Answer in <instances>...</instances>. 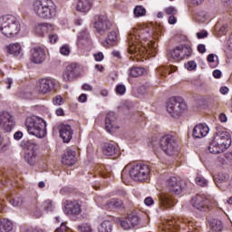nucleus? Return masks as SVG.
I'll return each instance as SVG.
<instances>
[{
	"instance_id": "obj_45",
	"label": "nucleus",
	"mask_w": 232,
	"mask_h": 232,
	"mask_svg": "<svg viewBox=\"0 0 232 232\" xmlns=\"http://www.w3.org/2000/svg\"><path fill=\"white\" fill-rule=\"evenodd\" d=\"M198 21H200V23H206V21H208V13L205 11H199L198 13Z\"/></svg>"
},
{
	"instance_id": "obj_26",
	"label": "nucleus",
	"mask_w": 232,
	"mask_h": 232,
	"mask_svg": "<svg viewBox=\"0 0 232 232\" xmlns=\"http://www.w3.org/2000/svg\"><path fill=\"white\" fill-rule=\"evenodd\" d=\"M176 115L180 117L182 113L188 110V105L182 97L178 96L175 98Z\"/></svg>"
},
{
	"instance_id": "obj_64",
	"label": "nucleus",
	"mask_w": 232,
	"mask_h": 232,
	"mask_svg": "<svg viewBox=\"0 0 232 232\" xmlns=\"http://www.w3.org/2000/svg\"><path fill=\"white\" fill-rule=\"evenodd\" d=\"M10 149V142H5L2 144L1 151H8Z\"/></svg>"
},
{
	"instance_id": "obj_42",
	"label": "nucleus",
	"mask_w": 232,
	"mask_h": 232,
	"mask_svg": "<svg viewBox=\"0 0 232 232\" xmlns=\"http://www.w3.org/2000/svg\"><path fill=\"white\" fill-rule=\"evenodd\" d=\"M133 14L135 17H144L146 15V8L142 5H137L133 10Z\"/></svg>"
},
{
	"instance_id": "obj_2",
	"label": "nucleus",
	"mask_w": 232,
	"mask_h": 232,
	"mask_svg": "<svg viewBox=\"0 0 232 232\" xmlns=\"http://www.w3.org/2000/svg\"><path fill=\"white\" fill-rule=\"evenodd\" d=\"M31 10L39 19L52 21L57 17V5L53 0H34Z\"/></svg>"
},
{
	"instance_id": "obj_52",
	"label": "nucleus",
	"mask_w": 232,
	"mask_h": 232,
	"mask_svg": "<svg viewBox=\"0 0 232 232\" xmlns=\"http://www.w3.org/2000/svg\"><path fill=\"white\" fill-rule=\"evenodd\" d=\"M53 103L54 106H61L63 104V97L61 95H57L53 99Z\"/></svg>"
},
{
	"instance_id": "obj_3",
	"label": "nucleus",
	"mask_w": 232,
	"mask_h": 232,
	"mask_svg": "<svg viewBox=\"0 0 232 232\" xmlns=\"http://www.w3.org/2000/svg\"><path fill=\"white\" fill-rule=\"evenodd\" d=\"M0 33L7 39H15L21 34V22L14 14L0 17Z\"/></svg>"
},
{
	"instance_id": "obj_57",
	"label": "nucleus",
	"mask_w": 232,
	"mask_h": 232,
	"mask_svg": "<svg viewBox=\"0 0 232 232\" xmlns=\"http://www.w3.org/2000/svg\"><path fill=\"white\" fill-rule=\"evenodd\" d=\"M145 206H153L155 204V201L153 200V198L148 197L144 199Z\"/></svg>"
},
{
	"instance_id": "obj_17",
	"label": "nucleus",
	"mask_w": 232,
	"mask_h": 232,
	"mask_svg": "<svg viewBox=\"0 0 232 232\" xmlns=\"http://www.w3.org/2000/svg\"><path fill=\"white\" fill-rule=\"evenodd\" d=\"M105 130L108 133H113L116 130H119L117 126V117H115V112L110 111L107 113L105 118Z\"/></svg>"
},
{
	"instance_id": "obj_60",
	"label": "nucleus",
	"mask_w": 232,
	"mask_h": 232,
	"mask_svg": "<svg viewBox=\"0 0 232 232\" xmlns=\"http://www.w3.org/2000/svg\"><path fill=\"white\" fill-rule=\"evenodd\" d=\"M198 52H199V53H206V45L203 44H199L198 45Z\"/></svg>"
},
{
	"instance_id": "obj_14",
	"label": "nucleus",
	"mask_w": 232,
	"mask_h": 232,
	"mask_svg": "<svg viewBox=\"0 0 232 232\" xmlns=\"http://www.w3.org/2000/svg\"><path fill=\"white\" fill-rule=\"evenodd\" d=\"M214 140L220 145V148H222L224 151L231 146V136L227 131L218 132L215 135Z\"/></svg>"
},
{
	"instance_id": "obj_33",
	"label": "nucleus",
	"mask_w": 232,
	"mask_h": 232,
	"mask_svg": "<svg viewBox=\"0 0 232 232\" xmlns=\"http://www.w3.org/2000/svg\"><path fill=\"white\" fill-rule=\"evenodd\" d=\"M117 153V146L111 143H105L103 146V154L107 157H111Z\"/></svg>"
},
{
	"instance_id": "obj_38",
	"label": "nucleus",
	"mask_w": 232,
	"mask_h": 232,
	"mask_svg": "<svg viewBox=\"0 0 232 232\" xmlns=\"http://www.w3.org/2000/svg\"><path fill=\"white\" fill-rule=\"evenodd\" d=\"M34 32L40 37H44L47 34L46 23H41L35 25Z\"/></svg>"
},
{
	"instance_id": "obj_32",
	"label": "nucleus",
	"mask_w": 232,
	"mask_h": 232,
	"mask_svg": "<svg viewBox=\"0 0 232 232\" xmlns=\"http://www.w3.org/2000/svg\"><path fill=\"white\" fill-rule=\"evenodd\" d=\"M208 151L214 155H218V153H223L224 150L214 138L208 146Z\"/></svg>"
},
{
	"instance_id": "obj_1",
	"label": "nucleus",
	"mask_w": 232,
	"mask_h": 232,
	"mask_svg": "<svg viewBox=\"0 0 232 232\" xmlns=\"http://www.w3.org/2000/svg\"><path fill=\"white\" fill-rule=\"evenodd\" d=\"M157 39L155 28L151 24H142L132 28L129 32L127 41L129 44V53H150V50H156L157 44L153 42Z\"/></svg>"
},
{
	"instance_id": "obj_19",
	"label": "nucleus",
	"mask_w": 232,
	"mask_h": 232,
	"mask_svg": "<svg viewBox=\"0 0 232 232\" xmlns=\"http://www.w3.org/2000/svg\"><path fill=\"white\" fill-rule=\"evenodd\" d=\"M4 52L7 55H13V57H19V55H21V52H23V47L21 46V44L17 42L11 43L5 45Z\"/></svg>"
},
{
	"instance_id": "obj_53",
	"label": "nucleus",
	"mask_w": 232,
	"mask_h": 232,
	"mask_svg": "<svg viewBox=\"0 0 232 232\" xmlns=\"http://www.w3.org/2000/svg\"><path fill=\"white\" fill-rule=\"evenodd\" d=\"M175 49H172L170 51H168L167 57L169 61V63H175Z\"/></svg>"
},
{
	"instance_id": "obj_40",
	"label": "nucleus",
	"mask_w": 232,
	"mask_h": 232,
	"mask_svg": "<svg viewBox=\"0 0 232 232\" xmlns=\"http://www.w3.org/2000/svg\"><path fill=\"white\" fill-rule=\"evenodd\" d=\"M210 228L214 232H220L224 229V225H222V221L218 219H212L210 221Z\"/></svg>"
},
{
	"instance_id": "obj_12",
	"label": "nucleus",
	"mask_w": 232,
	"mask_h": 232,
	"mask_svg": "<svg viewBox=\"0 0 232 232\" xmlns=\"http://www.w3.org/2000/svg\"><path fill=\"white\" fill-rule=\"evenodd\" d=\"M0 127L5 131H12L14 128V118L8 111H0Z\"/></svg>"
},
{
	"instance_id": "obj_36",
	"label": "nucleus",
	"mask_w": 232,
	"mask_h": 232,
	"mask_svg": "<svg viewBox=\"0 0 232 232\" xmlns=\"http://www.w3.org/2000/svg\"><path fill=\"white\" fill-rule=\"evenodd\" d=\"M164 12L166 15H169V24H175V6L169 5L165 7Z\"/></svg>"
},
{
	"instance_id": "obj_55",
	"label": "nucleus",
	"mask_w": 232,
	"mask_h": 232,
	"mask_svg": "<svg viewBox=\"0 0 232 232\" xmlns=\"http://www.w3.org/2000/svg\"><path fill=\"white\" fill-rule=\"evenodd\" d=\"M208 35V31H201L199 33H197L198 39H206Z\"/></svg>"
},
{
	"instance_id": "obj_27",
	"label": "nucleus",
	"mask_w": 232,
	"mask_h": 232,
	"mask_svg": "<svg viewBox=\"0 0 232 232\" xmlns=\"http://www.w3.org/2000/svg\"><path fill=\"white\" fill-rule=\"evenodd\" d=\"M186 188H188L186 180L182 179L180 177H176L175 195H182V193L186 191Z\"/></svg>"
},
{
	"instance_id": "obj_11",
	"label": "nucleus",
	"mask_w": 232,
	"mask_h": 232,
	"mask_svg": "<svg viewBox=\"0 0 232 232\" xmlns=\"http://www.w3.org/2000/svg\"><path fill=\"white\" fill-rule=\"evenodd\" d=\"M30 61L34 64H43L44 61H46V51L44 48L36 46L30 50Z\"/></svg>"
},
{
	"instance_id": "obj_51",
	"label": "nucleus",
	"mask_w": 232,
	"mask_h": 232,
	"mask_svg": "<svg viewBox=\"0 0 232 232\" xmlns=\"http://www.w3.org/2000/svg\"><path fill=\"white\" fill-rule=\"evenodd\" d=\"M185 68L191 72L197 68V63L195 61H189L187 64H185Z\"/></svg>"
},
{
	"instance_id": "obj_8",
	"label": "nucleus",
	"mask_w": 232,
	"mask_h": 232,
	"mask_svg": "<svg viewBox=\"0 0 232 232\" xmlns=\"http://www.w3.org/2000/svg\"><path fill=\"white\" fill-rule=\"evenodd\" d=\"M55 84L57 82L53 78H43L36 82L34 86V92L38 93V95H47L50 93L53 88H55Z\"/></svg>"
},
{
	"instance_id": "obj_13",
	"label": "nucleus",
	"mask_w": 232,
	"mask_h": 232,
	"mask_svg": "<svg viewBox=\"0 0 232 232\" xmlns=\"http://www.w3.org/2000/svg\"><path fill=\"white\" fill-rule=\"evenodd\" d=\"M81 205L77 200H67L64 202V213L69 217L81 215Z\"/></svg>"
},
{
	"instance_id": "obj_43",
	"label": "nucleus",
	"mask_w": 232,
	"mask_h": 232,
	"mask_svg": "<svg viewBox=\"0 0 232 232\" xmlns=\"http://www.w3.org/2000/svg\"><path fill=\"white\" fill-rule=\"evenodd\" d=\"M196 184H198V186H201V188H206V186H208V179L203 176L198 175L196 177Z\"/></svg>"
},
{
	"instance_id": "obj_20",
	"label": "nucleus",
	"mask_w": 232,
	"mask_h": 232,
	"mask_svg": "<svg viewBox=\"0 0 232 232\" xmlns=\"http://www.w3.org/2000/svg\"><path fill=\"white\" fill-rule=\"evenodd\" d=\"M59 133L63 142H70L73 137V130L68 124H61Z\"/></svg>"
},
{
	"instance_id": "obj_4",
	"label": "nucleus",
	"mask_w": 232,
	"mask_h": 232,
	"mask_svg": "<svg viewBox=\"0 0 232 232\" xmlns=\"http://www.w3.org/2000/svg\"><path fill=\"white\" fill-rule=\"evenodd\" d=\"M149 147L152 148L156 155H159L161 150L166 155H175V136L168 134L161 137L160 140H153L149 143Z\"/></svg>"
},
{
	"instance_id": "obj_29",
	"label": "nucleus",
	"mask_w": 232,
	"mask_h": 232,
	"mask_svg": "<svg viewBox=\"0 0 232 232\" xmlns=\"http://www.w3.org/2000/svg\"><path fill=\"white\" fill-rule=\"evenodd\" d=\"M165 108L170 117H175V96L167 99Z\"/></svg>"
},
{
	"instance_id": "obj_62",
	"label": "nucleus",
	"mask_w": 232,
	"mask_h": 232,
	"mask_svg": "<svg viewBox=\"0 0 232 232\" xmlns=\"http://www.w3.org/2000/svg\"><path fill=\"white\" fill-rule=\"evenodd\" d=\"M78 101H79L80 102H86V101H88V95H86L85 93L81 94V95L78 97Z\"/></svg>"
},
{
	"instance_id": "obj_18",
	"label": "nucleus",
	"mask_w": 232,
	"mask_h": 232,
	"mask_svg": "<svg viewBox=\"0 0 232 232\" xmlns=\"http://www.w3.org/2000/svg\"><path fill=\"white\" fill-rule=\"evenodd\" d=\"M191 204L195 209L198 211H204L208 208V198L205 195H196L191 199Z\"/></svg>"
},
{
	"instance_id": "obj_10",
	"label": "nucleus",
	"mask_w": 232,
	"mask_h": 232,
	"mask_svg": "<svg viewBox=\"0 0 232 232\" xmlns=\"http://www.w3.org/2000/svg\"><path fill=\"white\" fill-rule=\"evenodd\" d=\"M111 28V22L105 14H96L94 16V29L98 34H106Z\"/></svg>"
},
{
	"instance_id": "obj_56",
	"label": "nucleus",
	"mask_w": 232,
	"mask_h": 232,
	"mask_svg": "<svg viewBox=\"0 0 232 232\" xmlns=\"http://www.w3.org/2000/svg\"><path fill=\"white\" fill-rule=\"evenodd\" d=\"M46 30L47 34H52V32H55V25L50 23H46Z\"/></svg>"
},
{
	"instance_id": "obj_5",
	"label": "nucleus",
	"mask_w": 232,
	"mask_h": 232,
	"mask_svg": "<svg viewBox=\"0 0 232 232\" xmlns=\"http://www.w3.org/2000/svg\"><path fill=\"white\" fill-rule=\"evenodd\" d=\"M25 126L30 135H34L37 139L46 137V121L39 116H31L26 119Z\"/></svg>"
},
{
	"instance_id": "obj_44",
	"label": "nucleus",
	"mask_w": 232,
	"mask_h": 232,
	"mask_svg": "<svg viewBox=\"0 0 232 232\" xmlns=\"http://www.w3.org/2000/svg\"><path fill=\"white\" fill-rule=\"evenodd\" d=\"M78 229L80 232H93V229L92 228V225L88 223H83L78 226Z\"/></svg>"
},
{
	"instance_id": "obj_24",
	"label": "nucleus",
	"mask_w": 232,
	"mask_h": 232,
	"mask_svg": "<svg viewBox=\"0 0 232 232\" xmlns=\"http://www.w3.org/2000/svg\"><path fill=\"white\" fill-rule=\"evenodd\" d=\"M76 155L77 152H75V150H67L62 158V163H63L65 166H73V164L77 162Z\"/></svg>"
},
{
	"instance_id": "obj_48",
	"label": "nucleus",
	"mask_w": 232,
	"mask_h": 232,
	"mask_svg": "<svg viewBox=\"0 0 232 232\" xmlns=\"http://www.w3.org/2000/svg\"><path fill=\"white\" fill-rule=\"evenodd\" d=\"M60 53L62 55H70V45L68 44H63L61 48H60Z\"/></svg>"
},
{
	"instance_id": "obj_22",
	"label": "nucleus",
	"mask_w": 232,
	"mask_h": 232,
	"mask_svg": "<svg viewBox=\"0 0 232 232\" xmlns=\"http://www.w3.org/2000/svg\"><path fill=\"white\" fill-rule=\"evenodd\" d=\"M176 50L178 52L176 53V57L179 59V61L186 59V57H190L193 53V49L188 44L177 46Z\"/></svg>"
},
{
	"instance_id": "obj_6",
	"label": "nucleus",
	"mask_w": 232,
	"mask_h": 232,
	"mask_svg": "<svg viewBox=\"0 0 232 232\" xmlns=\"http://www.w3.org/2000/svg\"><path fill=\"white\" fill-rule=\"evenodd\" d=\"M166 193L158 196L161 208H171L175 197V176L169 177L165 181Z\"/></svg>"
},
{
	"instance_id": "obj_21",
	"label": "nucleus",
	"mask_w": 232,
	"mask_h": 232,
	"mask_svg": "<svg viewBox=\"0 0 232 232\" xmlns=\"http://www.w3.org/2000/svg\"><path fill=\"white\" fill-rule=\"evenodd\" d=\"M209 133V127L206 123H199L193 129L192 137L194 139H202Z\"/></svg>"
},
{
	"instance_id": "obj_34",
	"label": "nucleus",
	"mask_w": 232,
	"mask_h": 232,
	"mask_svg": "<svg viewBox=\"0 0 232 232\" xmlns=\"http://www.w3.org/2000/svg\"><path fill=\"white\" fill-rule=\"evenodd\" d=\"M157 72L159 75H161L162 77H167V75H171V73L175 72V67L173 66V64H170L166 67L158 68Z\"/></svg>"
},
{
	"instance_id": "obj_16",
	"label": "nucleus",
	"mask_w": 232,
	"mask_h": 232,
	"mask_svg": "<svg viewBox=\"0 0 232 232\" xmlns=\"http://www.w3.org/2000/svg\"><path fill=\"white\" fill-rule=\"evenodd\" d=\"M140 218L135 214H129L125 219H121L120 224L122 229H133L139 226Z\"/></svg>"
},
{
	"instance_id": "obj_35",
	"label": "nucleus",
	"mask_w": 232,
	"mask_h": 232,
	"mask_svg": "<svg viewBox=\"0 0 232 232\" xmlns=\"http://www.w3.org/2000/svg\"><path fill=\"white\" fill-rule=\"evenodd\" d=\"M99 232H111L113 231V225L110 220H103L98 227Z\"/></svg>"
},
{
	"instance_id": "obj_37",
	"label": "nucleus",
	"mask_w": 232,
	"mask_h": 232,
	"mask_svg": "<svg viewBox=\"0 0 232 232\" xmlns=\"http://www.w3.org/2000/svg\"><path fill=\"white\" fill-rule=\"evenodd\" d=\"M15 95L19 99H24L25 101H30V99L33 97L32 92L26 89L18 90Z\"/></svg>"
},
{
	"instance_id": "obj_15",
	"label": "nucleus",
	"mask_w": 232,
	"mask_h": 232,
	"mask_svg": "<svg viewBox=\"0 0 232 232\" xmlns=\"http://www.w3.org/2000/svg\"><path fill=\"white\" fill-rule=\"evenodd\" d=\"M95 202H97L102 209H106L107 211H111V209H120V208H122V200L121 199L113 198L101 203V198H96Z\"/></svg>"
},
{
	"instance_id": "obj_28",
	"label": "nucleus",
	"mask_w": 232,
	"mask_h": 232,
	"mask_svg": "<svg viewBox=\"0 0 232 232\" xmlns=\"http://www.w3.org/2000/svg\"><path fill=\"white\" fill-rule=\"evenodd\" d=\"M93 0H79L76 5V10L78 12H90Z\"/></svg>"
},
{
	"instance_id": "obj_7",
	"label": "nucleus",
	"mask_w": 232,
	"mask_h": 232,
	"mask_svg": "<svg viewBox=\"0 0 232 232\" xmlns=\"http://www.w3.org/2000/svg\"><path fill=\"white\" fill-rule=\"evenodd\" d=\"M130 177L137 182H144L150 177V167L146 164L138 163L131 168Z\"/></svg>"
},
{
	"instance_id": "obj_49",
	"label": "nucleus",
	"mask_w": 232,
	"mask_h": 232,
	"mask_svg": "<svg viewBox=\"0 0 232 232\" xmlns=\"http://www.w3.org/2000/svg\"><path fill=\"white\" fill-rule=\"evenodd\" d=\"M55 232H72V229L66 227V223H62L60 227L56 228Z\"/></svg>"
},
{
	"instance_id": "obj_30",
	"label": "nucleus",
	"mask_w": 232,
	"mask_h": 232,
	"mask_svg": "<svg viewBox=\"0 0 232 232\" xmlns=\"http://www.w3.org/2000/svg\"><path fill=\"white\" fill-rule=\"evenodd\" d=\"M115 44H117V33L115 31H111L103 42V46L105 48H110V46H115Z\"/></svg>"
},
{
	"instance_id": "obj_31",
	"label": "nucleus",
	"mask_w": 232,
	"mask_h": 232,
	"mask_svg": "<svg viewBox=\"0 0 232 232\" xmlns=\"http://www.w3.org/2000/svg\"><path fill=\"white\" fill-rule=\"evenodd\" d=\"M14 229V223L6 218L0 220V232H10Z\"/></svg>"
},
{
	"instance_id": "obj_59",
	"label": "nucleus",
	"mask_w": 232,
	"mask_h": 232,
	"mask_svg": "<svg viewBox=\"0 0 232 232\" xmlns=\"http://www.w3.org/2000/svg\"><path fill=\"white\" fill-rule=\"evenodd\" d=\"M14 140H21L23 139V132L21 130L16 131L14 134Z\"/></svg>"
},
{
	"instance_id": "obj_47",
	"label": "nucleus",
	"mask_w": 232,
	"mask_h": 232,
	"mask_svg": "<svg viewBox=\"0 0 232 232\" xmlns=\"http://www.w3.org/2000/svg\"><path fill=\"white\" fill-rule=\"evenodd\" d=\"M173 229H175V224L173 220H168L165 226V232H173Z\"/></svg>"
},
{
	"instance_id": "obj_50",
	"label": "nucleus",
	"mask_w": 232,
	"mask_h": 232,
	"mask_svg": "<svg viewBox=\"0 0 232 232\" xmlns=\"http://www.w3.org/2000/svg\"><path fill=\"white\" fill-rule=\"evenodd\" d=\"M116 93H118V95H124L126 93V86L122 84L117 85Z\"/></svg>"
},
{
	"instance_id": "obj_25",
	"label": "nucleus",
	"mask_w": 232,
	"mask_h": 232,
	"mask_svg": "<svg viewBox=\"0 0 232 232\" xmlns=\"http://www.w3.org/2000/svg\"><path fill=\"white\" fill-rule=\"evenodd\" d=\"M77 76V64L72 63L68 65L63 73V81H72Z\"/></svg>"
},
{
	"instance_id": "obj_41",
	"label": "nucleus",
	"mask_w": 232,
	"mask_h": 232,
	"mask_svg": "<svg viewBox=\"0 0 232 232\" xmlns=\"http://www.w3.org/2000/svg\"><path fill=\"white\" fill-rule=\"evenodd\" d=\"M146 72V69L142 67H133L130 69V77H139Z\"/></svg>"
},
{
	"instance_id": "obj_54",
	"label": "nucleus",
	"mask_w": 232,
	"mask_h": 232,
	"mask_svg": "<svg viewBox=\"0 0 232 232\" xmlns=\"http://www.w3.org/2000/svg\"><path fill=\"white\" fill-rule=\"evenodd\" d=\"M57 41H59V35H57V34H53L49 35V42L51 43V44H55Z\"/></svg>"
},
{
	"instance_id": "obj_9",
	"label": "nucleus",
	"mask_w": 232,
	"mask_h": 232,
	"mask_svg": "<svg viewBox=\"0 0 232 232\" xmlns=\"http://www.w3.org/2000/svg\"><path fill=\"white\" fill-rule=\"evenodd\" d=\"M39 146L36 143L28 141L25 145L24 159L29 166H35L39 157Z\"/></svg>"
},
{
	"instance_id": "obj_61",
	"label": "nucleus",
	"mask_w": 232,
	"mask_h": 232,
	"mask_svg": "<svg viewBox=\"0 0 232 232\" xmlns=\"http://www.w3.org/2000/svg\"><path fill=\"white\" fill-rule=\"evenodd\" d=\"M147 90H148V87H146V85H141L140 87H139L138 92L140 95H144V93H146Z\"/></svg>"
},
{
	"instance_id": "obj_39",
	"label": "nucleus",
	"mask_w": 232,
	"mask_h": 232,
	"mask_svg": "<svg viewBox=\"0 0 232 232\" xmlns=\"http://www.w3.org/2000/svg\"><path fill=\"white\" fill-rule=\"evenodd\" d=\"M8 200L10 204L14 206V208H21L24 202L23 197L21 196L9 197Z\"/></svg>"
},
{
	"instance_id": "obj_46",
	"label": "nucleus",
	"mask_w": 232,
	"mask_h": 232,
	"mask_svg": "<svg viewBox=\"0 0 232 232\" xmlns=\"http://www.w3.org/2000/svg\"><path fill=\"white\" fill-rule=\"evenodd\" d=\"M43 208L45 211H53V204H52V200H45L43 204Z\"/></svg>"
},
{
	"instance_id": "obj_58",
	"label": "nucleus",
	"mask_w": 232,
	"mask_h": 232,
	"mask_svg": "<svg viewBox=\"0 0 232 232\" xmlns=\"http://www.w3.org/2000/svg\"><path fill=\"white\" fill-rule=\"evenodd\" d=\"M94 59L98 63H101V61H102L104 59V54H102V53H97L94 54Z\"/></svg>"
},
{
	"instance_id": "obj_63",
	"label": "nucleus",
	"mask_w": 232,
	"mask_h": 232,
	"mask_svg": "<svg viewBox=\"0 0 232 232\" xmlns=\"http://www.w3.org/2000/svg\"><path fill=\"white\" fill-rule=\"evenodd\" d=\"M5 82L7 84V90H10L12 88V84H14V80H12V78H7Z\"/></svg>"
},
{
	"instance_id": "obj_23",
	"label": "nucleus",
	"mask_w": 232,
	"mask_h": 232,
	"mask_svg": "<svg viewBox=\"0 0 232 232\" xmlns=\"http://www.w3.org/2000/svg\"><path fill=\"white\" fill-rule=\"evenodd\" d=\"M90 43V34L88 33V30L84 29L83 31L80 32L76 41L78 48H86Z\"/></svg>"
}]
</instances>
